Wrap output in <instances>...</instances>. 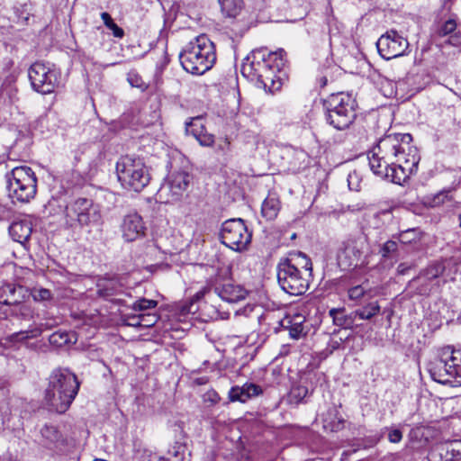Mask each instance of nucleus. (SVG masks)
Segmentation results:
<instances>
[{
  "mask_svg": "<svg viewBox=\"0 0 461 461\" xmlns=\"http://www.w3.org/2000/svg\"><path fill=\"white\" fill-rule=\"evenodd\" d=\"M409 133L388 134L381 138L368 156L373 173L398 185L404 183L418 170L420 157L411 146Z\"/></svg>",
  "mask_w": 461,
  "mask_h": 461,
  "instance_id": "nucleus-1",
  "label": "nucleus"
},
{
  "mask_svg": "<svg viewBox=\"0 0 461 461\" xmlns=\"http://www.w3.org/2000/svg\"><path fill=\"white\" fill-rule=\"evenodd\" d=\"M280 287L291 295H302L309 288L312 277L311 258L299 250L290 251L276 267Z\"/></svg>",
  "mask_w": 461,
  "mask_h": 461,
  "instance_id": "nucleus-2",
  "label": "nucleus"
},
{
  "mask_svg": "<svg viewBox=\"0 0 461 461\" xmlns=\"http://www.w3.org/2000/svg\"><path fill=\"white\" fill-rule=\"evenodd\" d=\"M80 382L68 368L54 369L48 378L44 392V402L49 410L65 413L78 393Z\"/></svg>",
  "mask_w": 461,
  "mask_h": 461,
  "instance_id": "nucleus-3",
  "label": "nucleus"
},
{
  "mask_svg": "<svg viewBox=\"0 0 461 461\" xmlns=\"http://www.w3.org/2000/svg\"><path fill=\"white\" fill-rule=\"evenodd\" d=\"M286 61V52L283 49L268 53L267 57L263 51L256 50L246 58L241 72L255 80L258 86L270 90L275 85L276 73L285 68Z\"/></svg>",
  "mask_w": 461,
  "mask_h": 461,
  "instance_id": "nucleus-4",
  "label": "nucleus"
},
{
  "mask_svg": "<svg viewBox=\"0 0 461 461\" xmlns=\"http://www.w3.org/2000/svg\"><path fill=\"white\" fill-rule=\"evenodd\" d=\"M61 220L66 230H86L89 232L102 224V212L93 199L77 197L66 203Z\"/></svg>",
  "mask_w": 461,
  "mask_h": 461,
  "instance_id": "nucleus-5",
  "label": "nucleus"
},
{
  "mask_svg": "<svg viewBox=\"0 0 461 461\" xmlns=\"http://www.w3.org/2000/svg\"><path fill=\"white\" fill-rule=\"evenodd\" d=\"M179 61L186 72L203 75L215 64V46L205 34H201L180 51Z\"/></svg>",
  "mask_w": 461,
  "mask_h": 461,
  "instance_id": "nucleus-6",
  "label": "nucleus"
},
{
  "mask_svg": "<svg viewBox=\"0 0 461 461\" xmlns=\"http://www.w3.org/2000/svg\"><path fill=\"white\" fill-rule=\"evenodd\" d=\"M427 369L430 377L438 384H461V350L445 348L428 363Z\"/></svg>",
  "mask_w": 461,
  "mask_h": 461,
  "instance_id": "nucleus-7",
  "label": "nucleus"
},
{
  "mask_svg": "<svg viewBox=\"0 0 461 461\" xmlns=\"http://www.w3.org/2000/svg\"><path fill=\"white\" fill-rule=\"evenodd\" d=\"M327 122L337 130L349 127L357 117L356 100L348 94L330 95L324 102Z\"/></svg>",
  "mask_w": 461,
  "mask_h": 461,
  "instance_id": "nucleus-8",
  "label": "nucleus"
},
{
  "mask_svg": "<svg viewBox=\"0 0 461 461\" xmlns=\"http://www.w3.org/2000/svg\"><path fill=\"white\" fill-rule=\"evenodd\" d=\"M116 173L122 185L134 192H140L150 180L143 160L130 155L120 158L116 163Z\"/></svg>",
  "mask_w": 461,
  "mask_h": 461,
  "instance_id": "nucleus-9",
  "label": "nucleus"
},
{
  "mask_svg": "<svg viewBox=\"0 0 461 461\" xmlns=\"http://www.w3.org/2000/svg\"><path fill=\"white\" fill-rule=\"evenodd\" d=\"M8 196L13 203H28L36 194L37 178L29 167H16L7 176Z\"/></svg>",
  "mask_w": 461,
  "mask_h": 461,
  "instance_id": "nucleus-10",
  "label": "nucleus"
},
{
  "mask_svg": "<svg viewBox=\"0 0 461 461\" xmlns=\"http://www.w3.org/2000/svg\"><path fill=\"white\" fill-rule=\"evenodd\" d=\"M220 236L225 246L235 251H243L250 243L252 234L244 221L239 218L225 221L221 225Z\"/></svg>",
  "mask_w": 461,
  "mask_h": 461,
  "instance_id": "nucleus-11",
  "label": "nucleus"
},
{
  "mask_svg": "<svg viewBox=\"0 0 461 461\" xmlns=\"http://www.w3.org/2000/svg\"><path fill=\"white\" fill-rule=\"evenodd\" d=\"M192 179V175L186 171L172 172L159 188L158 192V198L165 203H173L180 201L187 191Z\"/></svg>",
  "mask_w": 461,
  "mask_h": 461,
  "instance_id": "nucleus-12",
  "label": "nucleus"
},
{
  "mask_svg": "<svg viewBox=\"0 0 461 461\" xmlns=\"http://www.w3.org/2000/svg\"><path fill=\"white\" fill-rule=\"evenodd\" d=\"M367 244L362 238L348 240L342 243L338 255V264L343 270L357 267L365 263Z\"/></svg>",
  "mask_w": 461,
  "mask_h": 461,
  "instance_id": "nucleus-13",
  "label": "nucleus"
},
{
  "mask_svg": "<svg viewBox=\"0 0 461 461\" xmlns=\"http://www.w3.org/2000/svg\"><path fill=\"white\" fill-rule=\"evenodd\" d=\"M28 76L33 90L42 95L54 92L59 85V73L41 62L33 63Z\"/></svg>",
  "mask_w": 461,
  "mask_h": 461,
  "instance_id": "nucleus-14",
  "label": "nucleus"
},
{
  "mask_svg": "<svg viewBox=\"0 0 461 461\" xmlns=\"http://www.w3.org/2000/svg\"><path fill=\"white\" fill-rule=\"evenodd\" d=\"M379 54L385 59H392L405 54L409 42L395 30L387 31L376 42Z\"/></svg>",
  "mask_w": 461,
  "mask_h": 461,
  "instance_id": "nucleus-15",
  "label": "nucleus"
},
{
  "mask_svg": "<svg viewBox=\"0 0 461 461\" xmlns=\"http://www.w3.org/2000/svg\"><path fill=\"white\" fill-rule=\"evenodd\" d=\"M206 294L212 291L222 301L236 303L245 299L247 291L229 277L218 276L212 282L209 287H205Z\"/></svg>",
  "mask_w": 461,
  "mask_h": 461,
  "instance_id": "nucleus-16",
  "label": "nucleus"
},
{
  "mask_svg": "<svg viewBox=\"0 0 461 461\" xmlns=\"http://www.w3.org/2000/svg\"><path fill=\"white\" fill-rule=\"evenodd\" d=\"M146 225L142 217L136 212H131L123 216L120 230L126 242H132L145 236Z\"/></svg>",
  "mask_w": 461,
  "mask_h": 461,
  "instance_id": "nucleus-17",
  "label": "nucleus"
},
{
  "mask_svg": "<svg viewBox=\"0 0 461 461\" xmlns=\"http://www.w3.org/2000/svg\"><path fill=\"white\" fill-rule=\"evenodd\" d=\"M28 296L27 290L22 285L6 284L0 287V303L14 306L23 303Z\"/></svg>",
  "mask_w": 461,
  "mask_h": 461,
  "instance_id": "nucleus-18",
  "label": "nucleus"
},
{
  "mask_svg": "<svg viewBox=\"0 0 461 461\" xmlns=\"http://www.w3.org/2000/svg\"><path fill=\"white\" fill-rule=\"evenodd\" d=\"M305 317L303 314H294L285 316L281 325L287 330L292 339H298L307 334V328L304 326Z\"/></svg>",
  "mask_w": 461,
  "mask_h": 461,
  "instance_id": "nucleus-19",
  "label": "nucleus"
},
{
  "mask_svg": "<svg viewBox=\"0 0 461 461\" xmlns=\"http://www.w3.org/2000/svg\"><path fill=\"white\" fill-rule=\"evenodd\" d=\"M262 388L253 383H246L242 386H233L229 392V399L230 402H246L252 397L262 394Z\"/></svg>",
  "mask_w": 461,
  "mask_h": 461,
  "instance_id": "nucleus-20",
  "label": "nucleus"
},
{
  "mask_svg": "<svg viewBox=\"0 0 461 461\" xmlns=\"http://www.w3.org/2000/svg\"><path fill=\"white\" fill-rule=\"evenodd\" d=\"M32 232V223L29 219H19L12 222L9 227V234L12 239L21 244L30 239Z\"/></svg>",
  "mask_w": 461,
  "mask_h": 461,
  "instance_id": "nucleus-21",
  "label": "nucleus"
},
{
  "mask_svg": "<svg viewBox=\"0 0 461 461\" xmlns=\"http://www.w3.org/2000/svg\"><path fill=\"white\" fill-rule=\"evenodd\" d=\"M123 286L118 278L100 279L96 284V294L105 300L122 293Z\"/></svg>",
  "mask_w": 461,
  "mask_h": 461,
  "instance_id": "nucleus-22",
  "label": "nucleus"
},
{
  "mask_svg": "<svg viewBox=\"0 0 461 461\" xmlns=\"http://www.w3.org/2000/svg\"><path fill=\"white\" fill-rule=\"evenodd\" d=\"M444 270H445V267L443 266V264L435 263V264L429 265L425 269H422L420 272L419 276L412 278L409 282V286H413L421 279H426V280L433 282L434 280L438 278L443 274Z\"/></svg>",
  "mask_w": 461,
  "mask_h": 461,
  "instance_id": "nucleus-23",
  "label": "nucleus"
},
{
  "mask_svg": "<svg viewBox=\"0 0 461 461\" xmlns=\"http://www.w3.org/2000/svg\"><path fill=\"white\" fill-rule=\"evenodd\" d=\"M345 420L337 407L330 408L323 419V427L331 431H339L344 428Z\"/></svg>",
  "mask_w": 461,
  "mask_h": 461,
  "instance_id": "nucleus-24",
  "label": "nucleus"
},
{
  "mask_svg": "<svg viewBox=\"0 0 461 461\" xmlns=\"http://www.w3.org/2000/svg\"><path fill=\"white\" fill-rule=\"evenodd\" d=\"M280 211V202L275 195H268L263 202L261 213L267 221L276 218Z\"/></svg>",
  "mask_w": 461,
  "mask_h": 461,
  "instance_id": "nucleus-25",
  "label": "nucleus"
},
{
  "mask_svg": "<svg viewBox=\"0 0 461 461\" xmlns=\"http://www.w3.org/2000/svg\"><path fill=\"white\" fill-rule=\"evenodd\" d=\"M222 14L229 18L237 17L244 7L243 0H218Z\"/></svg>",
  "mask_w": 461,
  "mask_h": 461,
  "instance_id": "nucleus-26",
  "label": "nucleus"
},
{
  "mask_svg": "<svg viewBox=\"0 0 461 461\" xmlns=\"http://www.w3.org/2000/svg\"><path fill=\"white\" fill-rule=\"evenodd\" d=\"M77 340V338L75 332H68L66 330L55 331L49 338L50 343L58 348H61L68 344H75Z\"/></svg>",
  "mask_w": 461,
  "mask_h": 461,
  "instance_id": "nucleus-27",
  "label": "nucleus"
},
{
  "mask_svg": "<svg viewBox=\"0 0 461 461\" xmlns=\"http://www.w3.org/2000/svg\"><path fill=\"white\" fill-rule=\"evenodd\" d=\"M449 447L445 443L436 445L429 453V461H452L449 454Z\"/></svg>",
  "mask_w": 461,
  "mask_h": 461,
  "instance_id": "nucleus-28",
  "label": "nucleus"
},
{
  "mask_svg": "<svg viewBox=\"0 0 461 461\" xmlns=\"http://www.w3.org/2000/svg\"><path fill=\"white\" fill-rule=\"evenodd\" d=\"M380 312L378 302H371L362 308L357 309L353 314L360 320H370Z\"/></svg>",
  "mask_w": 461,
  "mask_h": 461,
  "instance_id": "nucleus-29",
  "label": "nucleus"
},
{
  "mask_svg": "<svg viewBox=\"0 0 461 461\" xmlns=\"http://www.w3.org/2000/svg\"><path fill=\"white\" fill-rule=\"evenodd\" d=\"M206 289L197 292L188 303H185L180 306V314L185 316L187 314H194L198 311L197 303L204 297Z\"/></svg>",
  "mask_w": 461,
  "mask_h": 461,
  "instance_id": "nucleus-30",
  "label": "nucleus"
},
{
  "mask_svg": "<svg viewBox=\"0 0 461 461\" xmlns=\"http://www.w3.org/2000/svg\"><path fill=\"white\" fill-rule=\"evenodd\" d=\"M309 390L302 384H295L291 388L288 394V401L292 404L298 405L303 402V399L308 395Z\"/></svg>",
  "mask_w": 461,
  "mask_h": 461,
  "instance_id": "nucleus-31",
  "label": "nucleus"
},
{
  "mask_svg": "<svg viewBox=\"0 0 461 461\" xmlns=\"http://www.w3.org/2000/svg\"><path fill=\"white\" fill-rule=\"evenodd\" d=\"M63 181L66 183L68 188H76L81 187L85 179L78 171L71 170L66 173Z\"/></svg>",
  "mask_w": 461,
  "mask_h": 461,
  "instance_id": "nucleus-32",
  "label": "nucleus"
},
{
  "mask_svg": "<svg viewBox=\"0 0 461 461\" xmlns=\"http://www.w3.org/2000/svg\"><path fill=\"white\" fill-rule=\"evenodd\" d=\"M41 334V330L35 328L32 330H21L10 335L9 339L12 342L24 341L28 339L37 338Z\"/></svg>",
  "mask_w": 461,
  "mask_h": 461,
  "instance_id": "nucleus-33",
  "label": "nucleus"
},
{
  "mask_svg": "<svg viewBox=\"0 0 461 461\" xmlns=\"http://www.w3.org/2000/svg\"><path fill=\"white\" fill-rule=\"evenodd\" d=\"M204 131L205 127L201 118H193L190 122L185 124L186 133L192 135L194 139H197L198 135L202 134Z\"/></svg>",
  "mask_w": 461,
  "mask_h": 461,
  "instance_id": "nucleus-34",
  "label": "nucleus"
},
{
  "mask_svg": "<svg viewBox=\"0 0 461 461\" xmlns=\"http://www.w3.org/2000/svg\"><path fill=\"white\" fill-rule=\"evenodd\" d=\"M101 19L103 20L104 25L112 31L113 35L115 38H122L124 36V31L122 28L119 27L112 19L111 15L104 12L101 14Z\"/></svg>",
  "mask_w": 461,
  "mask_h": 461,
  "instance_id": "nucleus-35",
  "label": "nucleus"
},
{
  "mask_svg": "<svg viewBox=\"0 0 461 461\" xmlns=\"http://www.w3.org/2000/svg\"><path fill=\"white\" fill-rule=\"evenodd\" d=\"M186 450H187V447L185 443L176 441L167 450V456H164V457L177 458L178 460L185 461Z\"/></svg>",
  "mask_w": 461,
  "mask_h": 461,
  "instance_id": "nucleus-36",
  "label": "nucleus"
},
{
  "mask_svg": "<svg viewBox=\"0 0 461 461\" xmlns=\"http://www.w3.org/2000/svg\"><path fill=\"white\" fill-rule=\"evenodd\" d=\"M330 315L332 317L335 325L339 327H348L352 323V320L349 317L344 315V310L342 309H331Z\"/></svg>",
  "mask_w": 461,
  "mask_h": 461,
  "instance_id": "nucleus-37",
  "label": "nucleus"
},
{
  "mask_svg": "<svg viewBox=\"0 0 461 461\" xmlns=\"http://www.w3.org/2000/svg\"><path fill=\"white\" fill-rule=\"evenodd\" d=\"M157 305L158 302L155 300L140 298L132 303L131 309L135 312H145L147 310L155 309Z\"/></svg>",
  "mask_w": 461,
  "mask_h": 461,
  "instance_id": "nucleus-38",
  "label": "nucleus"
},
{
  "mask_svg": "<svg viewBox=\"0 0 461 461\" xmlns=\"http://www.w3.org/2000/svg\"><path fill=\"white\" fill-rule=\"evenodd\" d=\"M412 287H415V291H416L417 294L428 296L435 289V284H433L432 281L421 279L416 285H414Z\"/></svg>",
  "mask_w": 461,
  "mask_h": 461,
  "instance_id": "nucleus-39",
  "label": "nucleus"
},
{
  "mask_svg": "<svg viewBox=\"0 0 461 461\" xmlns=\"http://www.w3.org/2000/svg\"><path fill=\"white\" fill-rule=\"evenodd\" d=\"M14 307L13 313L23 320H31L33 317V311L28 304L24 303V301L15 304Z\"/></svg>",
  "mask_w": 461,
  "mask_h": 461,
  "instance_id": "nucleus-40",
  "label": "nucleus"
},
{
  "mask_svg": "<svg viewBox=\"0 0 461 461\" xmlns=\"http://www.w3.org/2000/svg\"><path fill=\"white\" fill-rule=\"evenodd\" d=\"M32 295L36 302H49L52 300V293L46 288H34Z\"/></svg>",
  "mask_w": 461,
  "mask_h": 461,
  "instance_id": "nucleus-41",
  "label": "nucleus"
},
{
  "mask_svg": "<svg viewBox=\"0 0 461 461\" xmlns=\"http://www.w3.org/2000/svg\"><path fill=\"white\" fill-rule=\"evenodd\" d=\"M398 249V244L394 240H387L383 244L381 247L379 253L381 254L382 258H389L391 255L395 253Z\"/></svg>",
  "mask_w": 461,
  "mask_h": 461,
  "instance_id": "nucleus-42",
  "label": "nucleus"
},
{
  "mask_svg": "<svg viewBox=\"0 0 461 461\" xmlns=\"http://www.w3.org/2000/svg\"><path fill=\"white\" fill-rule=\"evenodd\" d=\"M418 240L416 230L409 229L399 234V241L402 244H410Z\"/></svg>",
  "mask_w": 461,
  "mask_h": 461,
  "instance_id": "nucleus-43",
  "label": "nucleus"
},
{
  "mask_svg": "<svg viewBox=\"0 0 461 461\" xmlns=\"http://www.w3.org/2000/svg\"><path fill=\"white\" fill-rule=\"evenodd\" d=\"M447 446L449 447V454L452 457V461L461 459V441L454 440L446 442Z\"/></svg>",
  "mask_w": 461,
  "mask_h": 461,
  "instance_id": "nucleus-44",
  "label": "nucleus"
},
{
  "mask_svg": "<svg viewBox=\"0 0 461 461\" xmlns=\"http://www.w3.org/2000/svg\"><path fill=\"white\" fill-rule=\"evenodd\" d=\"M348 297L352 301H358L366 294V290L363 285H356L348 289Z\"/></svg>",
  "mask_w": 461,
  "mask_h": 461,
  "instance_id": "nucleus-45",
  "label": "nucleus"
},
{
  "mask_svg": "<svg viewBox=\"0 0 461 461\" xmlns=\"http://www.w3.org/2000/svg\"><path fill=\"white\" fill-rule=\"evenodd\" d=\"M158 316L155 313H140V327H152L158 321Z\"/></svg>",
  "mask_w": 461,
  "mask_h": 461,
  "instance_id": "nucleus-46",
  "label": "nucleus"
},
{
  "mask_svg": "<svg viewBox=\"0 0 461 461\" xmlns=\"http://www.w3.org/2000/svg\"><path fill=\"white\" fill-rule=\"evenodd\" d=\"M220 400V395L214 390H209L203 395V402L209 404L210 406L217 404Z\"/></svg>",
  "mask_w": 461,
  "mask_h": 461,
  "instance_id": "nucleus-47",
  "label": "nucleus"
},
{
  "mask_svg": "<svg viewBox=\"0 0 461 461\" xmlns=\"http://www.w3.org/2000/svg\"><path fill=\"white\" fill-rule=\"evenodd\" d=\"M195 140L203 147H212L214 143V136L208 133L206 130L202 134L198 135Z\"/></svg>",
  "mask_w": 461,
  "mask_h": 461,
  "instance_id": "nucleus-48",
  "label": "nucleus"
},
{
  "mask_svg": "<svg viewBox=\"0 0 461 461\" xmlns=\"http://www.w3.org/2000/svg\"><path fill=\"white\" fill-rule=\"evenodd\" d=\"M16 14L21 23L23 24H26L30 18V13L28 11L27 5H24L21 8L17 9Z\"/></svg>",
  "mask_w": 461,
  "mask_h": 461,
  "instance_id": "nucleus-49",
  "label": "nucleus"
},
{
  "mask_svg": "<svg viewBox=\"0 0 461 461\" xmlns=\"http://www.w3.org/2000/svg\"><path fill=\"white\" fill-rule=\"evenodd\" d=\"M456 28V23L454 20L449 19L447 22L444 23L440 29V34L442 35H447L451 32H453Z\"/></svg>",
  "mask_w": 461,
  "mask_h": 461,
  "instance_id": "nucleus-50",
  "label": "nucleus"
},
{
  "mask_svg": "<svg viewBox=\"0 0 461 461\" xmlns=\"http://www.w3.org/2000/svg\"><path fill=\"white\" fill-rule=\"evenodd\" d=\"M402 433L398 429H392L388 433V439L390 440V442L398 443L402 440Z\"/></svg>",
  "mask_w": 461,
  "mask_h": 461,
  "instance_id": "nucleus-51",
  "label": "nucleus"
},
{
  "mask_svg": "<svg viewBox=\"0 0 461 461\" xmlns=\"http://www.w3.org/2000/svg\"><path fill=\"white\" fill-rule=\"evenodd\" d=\"M127 325L132 327H140V313L134 315H126Z\"/></svg>",
  "mask_w": 461,
  "mask_h": 461,
  "instance_id": "nucleus-52",
  "label": "nucleus"
},
{
  "mask_svg": "<svg viewBox=\"0 0 461 461\" xmlns=\"http://www.w3.org/2000/svg\"><path fill=\"white\" fill-rule=\"evenodd\" d=\"M353 180H357V175L356 173L349 174L348 177V187L350 190L358 191L359 190V185L357 182L356 185L353 184Z\"/></svg>",
  "mask_w": 461,
  "mask_h": 461,
  "instance_id": "nucleus-53",
  "label": "nucleus"
},
{
  "mask_svg": "<svg viewBox=\"0 0 461 461\" xmlns=\"http://www.w3.org/2000/svg\"><path fill=\"white\" fill-rule=\"evenodd\" d=\"M411 268V265H408L407 263H400L397 267V273L399 275H405Z\"/></svg>",
  "mask_w": 461,
  "mask_h": 461,
  "instance_id": "nucleus-54",
  "label": "nucleus"
},
{
  "mask_svg": "<svg viewBox=\"0 0 461 461\" xmlns=\"http://www.w3.org/2000/svg\"><path fill=\"white\" fill-rule=\"evenodd\" d=\"M319 84L321 87H324L328 84V77L327 76H321L319 79Z\"/></svg>",
  "mask_w": 461,
  "mask_h": 461,
  "instance_id": "nucleus-55",
  "label": "nucleus"
},
{
  "mask_svg": "<svg viewBox=\"0 0 461 461\" xmlns=\"http://www.w3.org/2000/svg\"><path fill=\"white\" fill-rule=\"evenodd\" d=\"M448 193H449V192L447 191V192H444V193L439 194L437 196V199H438V200H439L441 195H444L445 197H447V194H448Z\"/></svg>",
  "mask_w": 461,
  "mask_h": 461,
  "instance_id": "nucleus-56",
  "label": "nucleus"
},
{
  "mask_svg": "<svg viewBox=\"0 0 461 461\" xmlns=\"http://www.w3.org/2000/svg\"><path fill=\"white\" fill-rule=\"evenodd\" d=\"M339 342H338V341H335V342H334V344L332 345V348H333V349L338 348H339Z\"/></svg>",
  "mask_w": 461,
  "mask_h": 461,
  "instance_id": "nucleus-57",
  "label": "nucleus"
},
{
  "mask_svg": "<svg viewBox=\"0 0 461 461\" xmlns=\"http://www.w3.org/2000/svg\"><path fill=\"white\" fill-rule=\"evenodd\" d=\"M459 226L461 227V213L458 215Z\"/></svg>",
  "mask_w": 461,
  "mask_h": 461,
  "instance_id": "nucleus-58",
  "label": "nucleus"
},
{
  "mask_svg": "<svg viewBox=\"0 0 461 461\" xmlns=\"http://www.w3.org/2000/svg\"><path fill=\"white\" fill-rule=\"evenodd\" d=\"M75 159H76L77 161H78V160H79V158H78L77 156H75Z\"/></svg>",
  "mask_w": 461,
  "mask_h": 461,
  "instance_id": "nucleus-59",
  "label": "nucleus"
}]
</instances>
